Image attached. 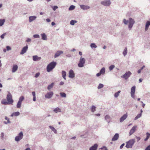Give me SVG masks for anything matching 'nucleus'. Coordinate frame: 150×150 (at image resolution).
Instances as JSON below:
<instances>
[{"mask_svg": "<svg viewBox=\"0 0 150 150\" xmlns=\"http://www.w3.org/2000/svg\"><path fill=\"white\" fill-rule=\"evenodd\" d=\"M6 99L7 101H6L5 99H4L1 101V103L5 105L13 104V100L12 99V96L9 92H8L7 95Z\"/></svg>", "mask_w": 150, "mask_h": 150, "instance_id": "obj_1", "label": "nucleus"}, {"mask_svg": "<svg viewBox=\"0 0 150 150\" xmlns=\"http://www.w3.org/2000/svg\"><path fill=\"white\" fill-rule=\"evenodd\" d=\"M123 22L125 24L127 25L129 24L128 28L129 30L132 29L133 25L135 23L134 20L131 18H130L128 20H126L125 19H124Z\"/></svg>", "mask_w": 150, "mask_h": 150, "instance_id": "obj_2", "label": "nucleus"}, {"mask_svg": "<svg viewBox=\"0 0 150 150\" xmlns=\"http://www.w3.org/2000/svg\"><path fill=\"white\" fill-rule=\"evenodd\" d=\"M57 63L53 61L50 63L47 67V70L48 72L51 71L56 66Z\"/></svg>", "mask_w": 150, "mask_h": 150, "instance_id": "obj_3", "label": "nucleus"}, {"mask_svg": "<svg viewBox=\"0 0 150 150\" xmlns=\"http://www.w3.org/2000/svg\"><path fill=\"white\" fill-rule=\"evenodd\" d=\"M135 142V139H134L129 140L126 142L125 147L127 148H132Z\"/></svg>", "mask_w": 150, "mask_h": 150, "instance_id": "obj_4", "label": "nucleus"}, {"mask_svg": "<svg viewBox=\"0 0 150 150\" xmlns=\"http://www.w3.org/2000/svg\"><path fill=\"white\" fill-rule=\"evenodd\" d=\"M85 63V59L81 57L80 59L79 62L78 64V66L80 68L82 67H84Z\"/></svg>", "mask_w": 150, "mask_h": 150, "instance_id": "obj_5", "label": "nucleus"}, {"mask_svg": "<svg viewBox=\"0 0 150 150\" xmlns=\"http://www.w3.org/2000/svg\"><path fill=\"white\" fill-rule=\"evenodd\" d=\"M23 135L22 132H20L18 135L15 137V140L16 142H18L21 140L23 138Z\"/></svg>", "mask_w": 150, "mask_h": 150, "instance_id": "obj_6", "label": "nucleus"}, {"mask_svg": "<svg viewBox=\"0 0 150 150\" xmlns=\"http://www.w3.org/2000/svg\"><path fill=\"white\" fill-rule=\"evenodd\" d=\"M100 4L104 6H108L110 5L111 2L110 0H105L101 1Z\"/></svg>", "mask_w": 150, "mask_h": 150, "instance_id": "obj_7", "label": "nucleus"}, {"mask_svg": "<svg viewBox=\"0 0 150 150\" xmlns=\"http://www.w3.org/2000/svg\"><path fill=\"white\" fill-rule=\"evenodd\" d=\"M131 74V72L129 71H128L126 72V73L122 75V78H124L125 80H127L130 76Z\"/></svg>", "mask_w": 150, "mask_h": 150, "instance_id": "obj_8", "label": "nucleus"}, {"mask_svg": "<svg viewBox=\"0 0 150 150\" xmlns=\"http://www.w3.org/2000/svg\"><path fill=\"white\" fill-rule=\"evenodd\" d=\"M53 94L54 93L52 91H50L45 95V97L46 98L50 99L52 97Z\"/></svg>", "mask_w": 150, "mask_h": 150, "instance_id": "obj_9", "label": "nucleus"}, {"mask_svg": "<svg viewBox=\"0 0 150 150\" xmlns=\"http://www.w3.org/2000/svg\"><path fill=\"white\" fill-rule=\"evenodd\" d=\"M136 87L135 86H133L131 88V97L133 98H134V93L135 91Z\"/></svg>", "mask_w": 150, "mask_h": 150, "instance_id": "obj_10", "label": "nucleus"}, {"mask_svg": "<svg viewBox=\"0 0 150 150\" xmlns=\"http://www.w3.org/2000/svg\"><path fill=\"white\" fill-rule=\"evenodd\" d=\"M28 46L27 45L23 47L21 50L20 52V54L22 55L25 53L28 50Z\"/></svg>", "mask_w": 150, "mask_h": 150, "instance_id": "obj_11", "label": "nucleus"}, {"mask_svg": "<svg viewBox=\"0 0 150 150\" xmlns=\"http://www.w3.org/2000/svg\"><path fill=\"white\" fill-rule=\"evenodd\" d=\"M105 72V69L104 67L102 68L100 70L99 73H97L96 76H99L101 74H104Z\"/></svg>", "mask_w": 150, "mask_h": 150, "instance_id": "obj_12", "label": "nucleus"}, {"mask_svg": "<svg viewBox=\"0 0 150 150\" xmlns=\"http://www.w3.org/2000/svg\"><path fill=\"white\" fill-rule=\"evenodd\" d=\"M69 76L70 78H73L75 77L74 73L72 69H71L69 71Z\"/></svg>", "mask_w": 150, "mask_h": 150, "instance_id": "obj_13", "label": "nucleus"}, {"mask_svg": "<svg viewBox=\"0 0 150 150\" xmlns=\"http://www.w3.org/2000/svg\"><path fill=\"white\" fill-rule=\"evenodd\" d=\"M137 127V126H134L130 130L129 134V135H132L136 130V128Z\"/></svg>", "mask_w": 150, "mask_h": 150, "instance_id": "obj_14", "label": "nucleus"}, {"mask_svg": "<svg viewBox=\"0 0 150 150\" xmlns=\"http://www.w3.org/2000/svg\"><path fill=\"white\" fill-rule=\"evenodd\" d=\"M63 53V51H58L55 53L54 57L56 58L58 57L60 55Z\"/></svg>", "mask_w": 150, "mask_h": 150, "instance_id": "obj_15", "label": "nucleus"}, {"mask_svg": "<svg viewBox=\"0 0 150 150\" xmlns=\"http://www.w3.org/2000/svg\"><path fill=\"white\" fill-rule=\"evenodd\" d=\"M98 147V145L97 144H95L90 148L89 150H96Z\"/></svg>", "mask_w": 150, "mask_h": 150, "instance_id": "obj_16", "label": "nucleus"}, {"mask_svg": "<svg viewBox=\"0 0 150 150\" xmlns=\"http://www.w3.org/2000/svg\"><path fill=\"white\" fill-rule=\"evenodd\" d=\"M37 18V17L35 16H30L29 17V22L30 23L35 20Z\"/></svg>", "mask_w": 150, "mask_h": 150, "instance_id": "obj_17", "label": "nucleus"}, {"mask_svg": "<svg viewBox=\"0 0 150 150\" xmlns=\"http://www.w3.org/2000/svg\"><path fill=\"white\" fill-rule=\"evenodd\" d=\"M80 8L83 10H86L90 8L89 6L83 5H80Z\"/></svg>", "mask_w": 150, "mask_h": 150, "instance_id": "obj_18", "label": "nucleus"}, {"mask_svg": "<svg viewBox=\"0 0 150 150\" xmlns=\"http://www.w3.org/2000/svg\"><path fill=\"white\" fill-rule=\"evenodd\" d=\"M119 137V134L118 133H116L113 136V138L112 139V141H115L117 140Z\"/></svg>", "mask_w": 150, "mask_h": 150, "instance_id": "obj_19", "label": "nucleus"}, {"mask_svg": "<svg viewBox=\"0 0 150 150\" xmlns=\"http://www.w3.org/2000/svg\"><path fill=\"white\" fill-rule=\"evenodd\" d=\"M150 25V21H147L146 23L145 27V30L146 31H147Z\"/></svg>", "mask_w": 150, "mask_h": 150, "instance_id": "obj_20", "label": "nucleus"}, {"mask_svg": "<svg viewBox=\"0 0 150 150\" xmlns=\"http://www.w3.org/2000/svg\"><path fill=\"white\" fill-rule=\"evenodd\" d=\"M33 60L34 61H39L41 59L40 57H38L37 55L33 56Z\"/></svg>", "mask_w": 150, "mask_h": 150, "instance_id": "obj_21", "label": "nucleus"}, {"mask_svg": "<svg viewBox=\"0 0 150 150\" xmlns=\"http://www.w3.org/2000/svg\"><path fill=\"white\" fill-rule=\"evenodd\" d=\"M42 37V39L44 40H47V35L45 33H43L41 35Z\"/></svg>", "mask_w": 150, "mask_h": 150, "instance_id": "obj_22", "label": "nucleus"}, {"mask_svg": "<svg viewBox=\"0 0 150 150\" xmlns=\"http://www.w3.org/2000/svg\"><path fill=\"white\" fill-rule=\"evenodd\" d=\"M53 111L56 113H57L58 112H61V111L60 108L59 107H57L53 110Z\"/></svg>", "mask_w": 150, "mask_h": 150, "instance_id": "obj_23", "label": "nucleus"}, {"mask_svg": "<svg viewBox=\"0 0 150 150\" xmlns=\"http://www.w3.org/2000/svg\"><path fill=\"white\" fill-rule=\"evenodd\" d=\"M18 68V67L17 65H14L13 67L12 72H15L17 70Z\"/></svg>", "mask_w": 150, "mask_h": 150, "instance_id": "obj_24", "label": "nucleus"}, {"mask_svg": "<svg viewBox=\"0 0 150 150\" xmlns=\"http://www.w3.org/2000/svg\"><path fill=\"white\" fill-rule=\"evenodd\" d=\"M54 84V83H52L50 84L48 86L47 88L49 91L53 87Z\"/></svg>", "mask_w": 150, "mask_h": 150, "instance_id": "obj_25", "label": "nucleus"}, {"mask_svg": "<svg viewBox=\"0 0 150 150\" xmlns=\"http://www.w3.org/2000/svg\"><path fill=\"white\" fill-rule=\"evenodd\" d=\"M62 76L63 78L65 80H66V73L64 71H62Z\"/></svg>", "mask_w": 150, "mask_h": 150, "instance_id": "obj_26", "label": "nucleus"}, {"mask_svg": "<svg viewBox=\"0 0 150 150\" xmlns=\"http://www.w3.org/2000/svg\"><path fill=\"white\" fill-rule=\"evenodd\" d=\"M49 127L55 134L57 133V131L54 127L51 126H49Z\"/></svg>", "mask_w": 150, "mask_h": 150, "instance_id": "obj_27", "label": "nucleus"}, {"mask_svg": "<svg viewBox=\"0 0 150 150\" xmlns=\"http://www.w3.org/2000/svg\"><path fill=\"white\" fill-rule=\"evenodd\" d=\"M32 95L33 96V100L34 101H36L35 93V91H33L32 92Z\"/></svg>", "mask_w": 150, "mask_h": 150, "instance_id": "obj_28", "label": "nucleus"}, {"mask_svg": "<svg viewBox=\"0 0 150 150\" xmlns=\"http://www.w3.org/2000/svg\"><path fill=\"white\" fill-rule=\"evenodd\" d=\"M59 94L62 97L66 98V94L64 92H60V93Z\"/></svg>", "mask_w": 150, "mask_h": 150, "instance_id": "obj_29", "label": "nucleus"}, {"mask_svg": "<svg viewBox=\"0 0 150 150\" xmlns=\"http://www.w3.org/2000/svg\"><path fill=\"white\" fill-rule=\"evenodd\" d=\"M146 135V137L144 139V141H147L150 137V134L149 133L147 132Z\"/></svg>", "mask_w": 150, "mask_h": 150, "instance_id": "obj_30", "label": "nucleus"}, {"mask_svg": "<svg viewBox=\"0 0 150 150\" xmlns=\"http://www.w3.org/2000/svg\"><path fill=\"white\" fill-rule=\"evenodd\" d=\"M122 54L124 56H125L127 54V47H125L124 49Z\"/></svg>", "mask_w": 150, "mask_h": 150, "instance_id": "obj_31", "label": "nucleus"}, {"mask_svg": "<svg viewBox=\"0 0 150 150\" xmlns=\"http://www.w3.org/2000/svg\"><path fill=\"white\" fill-rule=\"evenodd\" d=\"M77 22V21L76 20H71L70 22V24L71 25H74V24Z\"/></svg>", "mask_w": 150, "mask_h": 150, "instance_id": "obj_32", "label": "nucleus"}, {"mask_svg": "<svg viewBox=\"0 0 150 150\" xmlns=\"http://www.w3.org/2000/svg\"><path fill=\"white\" fill-rule=\"evenodd\" d=\"M91 109L92 112H94L96 111V107L94 105H92Z\"/></svg>", "mask_w": 150, "mask_h": 150, "instance_id": "obj_33", "label": "nucleus"}, {"mask_svg": "<svg viewBox=\"0 0 150 150\" xmlns=\"http://www.w3.org/2000/svg\"><path fill=\"white\" fill-rule=\"evenodd\" d=\"M90 47L92 48H96L97 47V46L94 43H92L90 45Z\"/></svg>", "mask_w": 150, "mask_h": 150, "instance_id": "obj_34", "label": "nucleus"}, {"mask_svg": "<svg viewBox=\"0 0 150 150\" xmlns=\"http://www.w3.org/2000/svg\"><path fill=\"white\" fill-rule=\"evenodd\" d=\"M75 6L73 5H71L69 8V11H71L73 10L75 8Z\"/></svg>", "mask_w": 150, "mask_h": 150, "instance_id": "obj_35", "label": "nucleus"}, {"mask_svg": "<svg viewBox=\"0 0 150 150\" xmlns=\"http://www.w3.org/2000/svg\"><path fill=\"white\" fill-rule=\"evenodd\" d=\"M5 21V20L4 19H0V26H2L4 24Z\"/></svg>", "mask_w": 150, "mask_h": 150, "instance_id": "obj_36", "label": "nucleus"}, {"mask_svg": "<svg viewBox=\"0 0 150 150\" xmlns=\"http://www.w3.org/2000/svg\"><path fill=\"white\" fill-rule=\"evenodd\" d=\"M104 86V85L102 83H99L98 85V86L97 88L98 89H100L103 88Z\"/></svg>", "mask_w": 150, "mask_h": 150, "instance_id": "obj_37", "label": "nucleus"}, {"mask_svg": "<svg viewBox=\"0 0 150 150\" xmlns=\"http://www.w3.org/2000/svg\"><path fill=\"white\" fill-rule=\"evenodd\" d=\"M142 116V114L141 113H139L134 118V120H136L138 119L140 117H141Z\"/></svg>", "mask_w": 150, "mask_h": 150, "instance_id": "obj_38", "label": "nucleus"}, {"mask_svg": "<svg viewBox=\"0 0 150 150\" xmlns=\"http://www.w3.org/2000/svg\"><path fill=\"white\" fill-rule=\"evenodd\" d=\"M120 92H121L120 91H119L117 92H116V93H115V95H114V96H115V97L117 98V97H118V96L119 95V94L120 93Z\"/></svg>", "mask_w": 150, "mask_h": 150, "instance_id": "obj_39", "label": "nucleus"}, {"mask_svg": "<svg viewBox=\"0 0 150 150\" xmlns=\"http://www.w3.org/2000/svg\"><path fill=\"white\" fill-rule=\"evenodd\" d=\"M127 113L124 115L122 116V121L124 120L127 118Z\"/></svg>", "mask_w": 150, "mask_h": 150, "instance_id": "obj_40", "label": "nucleus"}, {"mask_svg": "<svg viewBox=\"0 0 150 150\" xmlns=\"http://www.w3.org/2000/svg\"><path fill=\"white\" fill-rule=\"evenodd\" d=\"M24 99V97L23 96H21L19 98L18 102L22 103V102Z\"/></svg>", "mask_w": 150, "mask_h": 150, "instance_id": "obj_41", "label": "nucleus"}, {"mask_svg": "<svg viewBox=\"0 0 150 150\" xmlns=\"http://www.w3.org/2000/svg\"><path fill=\"white\" fill-rule=\"evenodd\" d=\"M115 67V66L114 65H112L109 67V69L111 71L113 70L114 68Z\"/></svg>", "mask_w": 150, "mask_h": 150, "instance_id": "obj_42", "label": "nucleus"}, {"mask_svg": "<svg viewBox=\"0 0 150 150\" xmlns=\"http://www.w3.org/2000/svg\"><path fill=\"white\" fill-rule=\"evenodd\" d=\"M21 103L18 102L17 104V108H20L21 107Z\"/></svg>", "mask_w": 150, "mask_h": 150, "instance_id": "obj_43", "label": "nucleus"}, {"mask_svg": "<svg viewBox=\"0 0 150 150\" xmlns=\"http://www.w3.org/2000/svg\"><path fill=\"white\" fill-rule=\"evenodd\" d=\"M13 113L14 115V116H18L20 114V112L18 111L14 112H13Z\"/></svg>", "mask_w": 150, "mask_h": 150, "instance_id": "obj_44", "label": "nucleus"}, {"mask_svg": "<svg viewBox=\"0 0 150 150\" xmlns=\"http://www.w3.org/2000/svg\"><path fill=\"white\" fill-rule=\"evenodd\" d=\"M4 133L3 132H1V138L3 140L4 139Z\"/></svg>", "mask_w": 150, "mask_h": 150, "instance_id": "obj_45", "label": "nucleus"}, {"mask_svg": "<svg viewBox=\"0 0 150 150\" xmlns=\"http://www.w3.org/2000/svg\"><path fill=\"white\" fill-rule=\"evenodd\" d=\"M33 37L35 38H39L40 36L38 34H35L33 35Z\"/></svg>", "mask_w": 150, "mask_h": 150, "instance_id": "obj_46", "label": "nucleus"}, {"mask_svg": "<svg viewBox=\"0 0 150 150\" xmlns=\"http://www.w3.org/2000/svg\"><path fill=\"white\" fill-rule=\"evenodd\" d=\"M52 8L53 9V10L54 11H55L56 10V9L58 8V7L57 6H52Z\"/></svg>", "mask_w": 150, "mask_h": 150, "instance_id": "obj_47", "label": "nucleus"}, {"mask_svg": "<svg viewBox=\"0 0 150 150\" xmlns=\"http://www.w3.org/2000/svg\"><path fill=\"white\" fill-rule=\"evenodd\" d=\"M40 73L39 72H38L36 73L35 76V77L36 78H38L40 75Z\"/></svg>", "mask_w": 150, "mask_h": 150, "instance_id": "obj_48", "label": "nucleus"}, {"mask_svg": "<svg viewBox=\"0 0 150 150\" xmlns=\"http://www.w3.org/2000/svg\"><path fill=\"white\" fill-rule=\"evenodd\" d=\"M105 118L106 120H107L110 118V117L108 115H107L105 116Z\"/></svg>", "mask_w": 150, "mask_h": 150, "instance_id": "obj_49", "label": "nucleus"}, {"mask_svg": "<svg viewBox=\"0 0 150 150\" xmlns=\"http://www.w3.org/2000/svg\"><path fill=\"white\" fill-rule=\"evenodd\" d=\"M6 34V33H4L2 34L0 36V37L2 39H4V36Z\"/></svg>", "mask_w": 150, "mask_h": 150, "instance_id": "obj_50", "label": "nucleus"}, {"mask_svg": "<svg viewBox=\"0 0 150 150\" xmlns=\"http://www.w3.org/2000/svg\"><path fill=\"white\" fill-rule=\"evenodd\" d=\"M6 50L7 51H9L11 50V47L8 46H6Z\"/></svg>", "mask_w": 150, "mask_h": 150, "instance_id": "obj_51", "label": "nucleus"}, {"mask_svg": "<svg viewBox=\"0 0 150 150\" xmlns=\"http://www.w3.org/2000/svg\"><path fill=\"white\" fill-rule=\"evenodd\" d=\"M31 39L30 38H27V39L26 40V42H31Z\"/></svg>", "mask_w": 150, "mask_h": 150, "instance_id": "obj_52", "label": "nucleus"}, {"mask_svg": "<svg viewBox=\"0 0 150 150\" xmlns=\"http://www.w3.org/2000/svg\"><path fill=\"white\" fill-rule=\"evenodd\" d=\"M145 150H150V145H148L145 149Z\"/></svg>", "mask_w": 150, "mask_h": 150, "instance_id": "obj_53", "label": "nucleus"}, {"mask_svg": "<svg viewBox=\"0 0 150 150\" xmlns=\"http://www.w3.org/2000/svg\"><path fill=\"white\" fill-rule=\"evenodd\" d=\"M100 149H104V150H108L107 149L105 146H103V147L100 148Z\"/></svg>", "mask_w": 150, "mask_h": 150, "instance_id": "obj_54", "label": "nucleus"}, {"mask_svg": "<svg viewBox=\"0 0 150 150\" xmlns=\"http://www.w3.org/2000/svg\"><path fill=\"white\" fill-rule=\"evenodd\" d=\"M5 119L7 121H8L9 122H11L10 121L9 119L6 116L5 117Z\"/></svg>", "mask_w": 150, "mask_h": 150, "instance_id": "obj_55", "label": "nucleus"}, {"mask_svg": "<svg viewBox=\"0 0 150 150\" xmlns=\"http://www.w3.org/2000/svg\"><path fill=\"white\" fill-rule=\"evenodd\" d=\"M136 138L137 139V142H138L140 139V137H136Z\"/></svg>", "mask_w": 150, "mask_h": 150, "instance_id": "obj_56", "label": "nucleus"}, {"mask_svg": "<svg viewBox=\"0 0 150 150\" xmlns=\"http://www.w3.org/2000/svg\"><path fill=\"white\" fill-rule=\"evenodd\" d=\"M4 123L6 124H7L8 123H10L11 122H9L8 121H7V122L4 121Z\"/></svg>", "mask_w": 150, "mask_h": 150, "instance_id": "obj_57", "label": "nucleus"}, {"mask_svg": "<svg viewBox=\"0 0 150 150\" xmlns=\"http://www.w3.org/2000/svg\"><path fill=\"white\" fill-rule=\"evenodd\" d=\"M46 20L48 22H49L51 21L50 20L49 18H47Z\"/></svg>", "mask_w": 150, "mask_h": 150, "instance_id": "obj_58", "label": "nucleus"}, {"mask_svg": "<svg viewBox=\"0 0 150 150\" xmlns=\"http://www.w3.org/2000/svg\"><path fill=\"white\" fill-rule=\"evenodd\" d=\"M145 67V66L144 65H143L140 69V70H142Z\"/></svg>", "mask_w": 150, "mask_h": 150, "instance_id": "obj_59", "label": "nucleus"}, {"mask_svg": "<svg viewBox=\"0 0 150 150\" xmlns=\"http://www.w3.org/2000/svg\"><path fill=\"white\" fill-rule=\"evenodd\" d=\"M64 84V83L62 81H61L59 83L60 85H62Z\"/></svg>", "mask_w": 150, "mask_h": 150, "instance_id": "obj_60", "label": "nucleus"}, {"mask_svg": "<svg viewBox=\"0 0 150 150\" xmlns=\"http://www.w3.org/2000/svg\"><path fill=\"white\" fill-rule=\"evenodd\" d=\"M141 102L143 103L142 104V107H143V108H144V106H145V104H144V103H143V102L142 101H141Z\"/></svg>", "mask_w": 150, "mask_h": 150, "instance_id": "obj_61", "label": "nucleus"}, {"mask_svg": "<svg viewBox=\"0 0 150 150\" xmlns=\"http://www.w3.org/2000/svg\"><path fill=\"white\" fill-rule=\"evenodd\" d=\"M55 24V23L53 22H52L51 23V25L52 26L54 25Z\"/></svg>", "mask_w": 150, "mask_h": 150, "instance_id": "obj_62", "label": "nucleus"}, {"mask_svg": "<svg viewBox=\"0 0 150 150\" xmlns=\"http://www.w3.org/2000/svg\"><path fill=\"white\" fill-rule=\"evenodd\" d=\"M142 70H140V69H139V70H138V71H137V73H138V74H139L141 73V71Z\"/></svg>", "mask_w": 150, "mask_h": 150, "instance_id": "obj_63", "label": "nucleus"}, {"mask_svg": "<svg viewBox=\"0 0 150 150\" xmlns=\"http://www.w3.org/2000/svg\"><path fill=\"white\" fill-rule=\"evenodd\" d=\"M24 150H30V148H27L25 149Z\"/></svg>", "mask_w": 150, "mask_h": 150, "instance_id": "obj_64", "label": "nucleus"}]
</instances>
